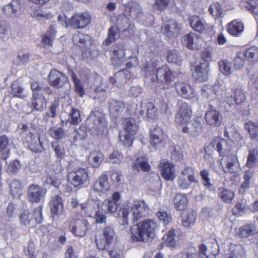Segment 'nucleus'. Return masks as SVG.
Masks as SVG:
<instances>
[{"instance_id": "obj_62", "label": "nucleus", "mask_w": 258, "mask_h": 258, "mask_svg": "<svg viewBox=\"0 0 258 258\" xmlns=\"http://www.w3.org/2000/svg\"><path fill=\"white\" fill-rule=\"evenodd\" d=\"M255 231V227L252 225H245L240 228L239 230V235L242 237H248Z\"/></svg>"}, {"instance_id": "obj_54", "label": "nucleus", "mask_w": 258, "mask_h": 258, "mask_svg": "<svg viewBox=\"0 0 258 258\" xmlns=\"http://www.w3.org/2000/svg\"><path fill=\"white\" fill-rule=\"evenodd\" d=\"M257 156L258 150L257 149L254 148L249 150L246 165L249 168H253L257 162Z\"/></svg>"}, {"instance_id": "obj_15", "label": "nucleus", "mask_w": 258, "mask_h": 258, "mask_svg": "<svg viewBox=\"0 0 258 258\" xmlns=\"http://www.w3.org/2000/svg\"><path fill=\"white\" fill-rule=\"evenodd\" d=\"M193 77L197 82L202 83L208 81L210 73L209 63H201L194 68Z\"/></svg>"}, {"instance_id": "obj_6", "label": "nucleus", "mask_w": 258, "mask_h": 258, "mask_svg": "<svg viewBox=\"0 0 258 258\" xmlns=\"http://www.w3.org/2000/svg\"><path fill=\"white\" fill-rule=\"evenodd\" d=\"M110 188L107 175L102 174L91 186L90 198L92 200H98V197H106L109 194Z\"/></svg>"}, {"instance_id": "obj_3", "label": "nucleus", "mask_w": 258, "mask_h": 258, "mask_svg": "<svg viewBox=\"0 0 258 258\" xmlns=\"http://www.w3.org/2000/svg\"><path fill=\"white\" fill-rule=\"evenodd\" d=\"M18 130L24 146L33 152H41L44 150L39 137L34 129L26 124H20Z\"/></svg>"}, {"instance_id": "obj_47", "label": "nucleus", "mask_w": 258, "mask_h": 258, "mask_svg": "<svg viewBox=\"0 0 258 258\" xmlns=\"http://www.w3.org/2000/svg\"><path fill=\"white\" fill-rule=\"evenodd\" d=\"M244 128L252 139L258 140V126L254 122L248 121L244 125Z\"/></svg>"}, {"instance_id": "obj_58", "label": "nucleus", "mask_w": 258, "mask_h": 258, "mask_svg": "<svg viewBox=\"0 0 258 258\" xmlns=\"http://www.w3.org/2000/svg\"><path fill=\"white\" fill-rule=\"evenodd\" d=\"M81 121V118L79 110L75 108H72L68 121L72 124H77L79 123Z\"/></svg>"}, {"instance_id": "obj_61", "label": "nucleus", "mask_w": 258, "mask_h": 258, "mask_svg": "<svg viewBox=\"0 0 258 258\" xmlns=\"http://www.w3.org/2000/svg\"><path fill=\"white\" fill-rule=\"evenodd\" d=\"M223 87L222 86H219V83H216L212 88L208 89L207 91L203 89L202 90V94L203 96L209 98V93L210 92H214L216 96H218L220 94V92L223 90Z\"/></svg>"}, {"instance_id": "obj_63", "label": "nucleus", "mask_w": 258, "mask_h": 258, "mask_svg": "<svg viewBox=\"0 0 258 258\" xmlns=\"http://www.w3.org/2000/svg\"><path fill=\"white\" fill-rule=\"evenodd\" d=\"M9 26L5 21L0 20V36L2 40L4 41L9 38Z\"/></svg>"}, {"instance_id": "obj_13", "label": "nucleus", "mask_w": 258, "mask_h": 258, "mask_svg": "<svg viewBox=\"0 0 258 258\" xmlns=\"http://www.w3.org/2000/svg\"><path fill=\"white\" fill-rule=\"evenodd\" d=\"M191 107L185 102H181L178 107V112L175 116V121L177 124H186L191 116Z\"/></svg>"}, {"instance_id": "obj_42", "label": "nucleus", "mask_w": 258, "mask_h": 258, "mask_svg": "<svg viewBox=\"0 0 258 258\" xmlns=\"http://www.w3.org/2000/svg\"><path fill=\"white\" fill-rule=\"evenodd\" d=\"M56 30L53 26H50L46 33L44 35L42 39L43 44L45 46H51L53 44V41L55 38Z\"/></svg>"}, {"instance_id": "obj_11", "label": "nucleus", "mask_w": 258, "mask_h": 258, "mask_svg": "<svg viewBox=\"0 0 258 258\" xmlns=\"http://www.w3.org/2000/svg\"><path fill=\"white\" fill-rule=\"evenodd\" d=\"M69 179L75 187H81L89 180L88 170L84 168H79L69 174Z\"/></svg>"}, {"instance_id": "obj_31", "label": "nucleus", "mask_w": 258, "mask_h": 258, "mask_svg": "<svg viewBox=\"0 0 258 258\" xmlns=\"http://www.w3.org/2000/svg\"><path fill=\"white\" fill-rule=\"evenodd\" d=\"M254 171L253 170L249 169L246 170L243 176V181L241 185L239 192L243 194L250 187L251 181L254 176Z\"/></svg>"}, {"instance_id": "obj_18", "label": "nucleus", "mask_w": 258, "mask_h": 258, "mask_svg": "<svg viewBox=\"0 0 258 258\" xmlns=\"http://www.w3.org/2000/svg\"><path fill=\"white\" fill-rule=\"evenodd\" d=\"M231 141H226L219 138L214 139L211 144L213 148L220 153L221 156H226L229 153H231L232 151L235 150L232 148Z\"/></svg>"}, {"instance_id": "obj_56", "label": "nucleus", "mask_w": 258, "mask_h": 258, "mask_svg": "<svg viewBox=\"0 0 258 258\" xmlns=\"http://www.w3.org/2000/svg\"><path fill=\"white\" fill-rule=\"evenodd\" d=\"M219 191V197L226 203L231 202L234 197V192L229 189L220 188Z\"/></svg>"}, {"instance_id": "obj_12", "label": "nucleus", "mask_w": 258, "mask_h": 258, "mask_svg": "<svg viewBox=\"0 0 258 258\" xmlns=\"http://www.w3.org/2000/svg\"><path fill=\"white\" fill-rule=\"evenodd\" d=\"M135 113L139 115V117H142L145 119H153L157 115L154 105L151 102L142 103L139 107H137Z\"/></svg>"}, {"instance_id": "obj_5", "label": "nucleus", "mask_w": 258, "mask_h": 258, "mask_svg": "<svg viewBox=\"0 0 258 258\" xmlns=\"http://www.w3.org/2000/svg\"><path fill=\"white\" fill-rule=\"evenodd\" d=\"M219 250L216 242L209 243L208 245L201 244L199 247V254L189 252H181L177 254L175 258H215Z\"/></svg>"}, {"instance_id": "obj_29", "label": "nucleus", "mask_w": 258, "mask_h": 258, "mask_svg": "<svg viewBox=\"0 0 258 258\" xmlns=\"http://www.w3.org/2000/svg\"><path fill=\"white\" fill-rule=\"evenodd\" d=\"M20 8V4L18 0H13L11 3L3 7V11L7 16L15 18L18 15Z\"/></svg>"}, {"instance_id": "obj_38", "label": "nucleus", "mask_w": 258, "mask_h": 258, "mask_svg": "<svg viewBox=\"0 0 258 258\" xmlns=\"http://www.w3.org/2000/svg\"><path fill=\"white\" fill-rule=\"evenodd\" d=\"M243 23L234 20L228 24L227 30L231 35L237 36L241 34L243 31Z\"/></svg>"}, {"instance_id": "obj_20", "label": "nucleus", "mask_w": 258, "mask_h": 258, "mask_svg": "<svg viewBox=\"0 0 258 258\" xmlns=\"http://www.w3.org/2000/svg\"><path fill=\"white\" fill-rule=\"evenodd\" d=\"M89 223L85 219H78L72 221L70 225L71 232L76 236L83 237L88 230Z\"/></svg>"}, {"instance_id": "obj_51", "label": "nucleus", "mask_w": 258, "mask_h": 258, "mask_svg": "<svg viewBox=\"0 0 258 258\" xmlns=\"http://www.w3.org/2000/svg\"><path fill=\"white\" fill-rule=\"evenodd\" d=\"M176 236L174 229H170L167 233V235L164 236L163 237L165 244L167 246L169 247H174L175 245L176 241Z\"/></svg>"}, {"instance_id": "obj_10", "label": "nucleus", "mask_w": 258, "mask_h": 258, "mask_svg": "<svg viewBox=\"0 0 258 258\" xmlns=\"http://www.w3.org/2000/svg\"><path fill=\"white\" fill-rule=\"evenodd\" d=\"M196 182L193 169L191 167H187L179 176L177 185L179 188L185 189L188 188L192 183Z\"/></svg>"}, {"instance_id": "obj_46", "label": "nucleus", "mask_w": 258, "mask_h": 258, "mask_svg": "<svg viewBox=\"0 0 258 258\" xmlns=\"http://www.w3.org/2000/svg\"><path fill=\"white\" fill-rule=\"evenodd\" d=\"M175 208L178 211L184 210L187 204L186 197L181 194H177L174 198Z\"/></svg>"}, {"instance_id": "obj_14", "label": "nucleus", "mask_w": 258, "mask_h": 258, "mask_svg": "<svg viewBox=\"0 0 258 258\" xmlns=\"http://www.w3.org/2000/svg\"><path fill=\"white\" fill-rule=\"evenodd\" d=\"M237 152L238 149H236L225 156L226 163L224 169L225 172L235 173L240 170V164L237 157Z\"/></svg>"}, {"instance_id": "obj_33", "label": "nucleus", "mask_w": 258, "mask_h": 258, "mask_svg": "<svg viewBox=\"0 0 258 258\" xmlns=\"http://www.w3.org/2000/svg\"><path fill=\"white\" fill-rule=\"evenodd\" d=\"M134 170L148 172L150 170L151 166L148 163V159L145 157H139L133 164Z\"/></svg>"}, {"instance_id": "obj_9", "label": "nucleus", "mask_w": 258, "mask_h": 258, "mask_svg": "<svg viewBox=\"0 0 258 258\" xmlns=\"http://www.w3.org/2000/svg\"><path fill=\"white\" fill-rule=\"evenodd\" d=\"M174 75L168 68L163 66L158 68L156 74L149 78V81H151L154 86L157 85L158 83H169L173 81Z\"/></svg>"}, {"instance_id": "obj_24", "label": "nucleus", "mask_w": 258, "mask_h": 258, "mask_svg": "<svg viewBox=\"0 0 258 258\" xmlns=\"http://www.w3.org/2000/svg\"><path fill=\"white\" fill-rule=\"evenodd\" d=\"M163 136L161 130L160 128L151 129L150 144L151 146V151H155L161 147L163 145Z\"/></svg>"}, {"instance_id": "obj_2", "label": "nucleus", "mask_w": 258, "mask_h": 258, "mask_svg": "<svg viewBox=\"0 0 258 258\" xmlns=\"http://www.w3.org/2000/svg\"><path fill=\"white\" fill-rule=\"evenodd\" d=\"M156 227V224L154 221H144L131 228V237L134 241L147 242L153 238Z\"/></svg>"}, {"instance_id": "obj_52", "label": "nucleus", "mask_w": 258, "mask_h": 258, "mask_svg": "<svg viewBox=\"0 0 258 258\" xmlns=\"http://www.w3.org/2000/svg\"><path fill=\"white\" fill-rule=\"evenodd\" d=\"M209 10L215 19L221 18L224 16L223 10L218 3L211 5Z\"/></svg>"}, {"instance_id": "obj_32", "label": "nucleus", "mask_w": 258, "mask_h": 258, "mask_svg": "<svg viewBox=\"0 0 258 258\" xmlns=\"http://www.w3.org/2000/svg\"><path fill=\"white\" fill-rule=\"evenodd\" d=\"M50 207L53 215H58L61 213L63 206L61 197L58 195L52 197L50 202Z\"/></svg>"}, {"instance_id": "obj_25", "label": "nucleus", "mask_w": 258, "mask_h": 258, "mask_svg": "<svg viewBox=\"0 0 258 258\" xmlns=\"http://www.w3.org/2000/svg\"><path fill=\"white\" fill-rule=\"evenodd\" d=\"M98 200H94L91 199L90 197L87 202L81 204V208L82 212L84 214L89 217H93L94 215L95 214L96 208L97 207L99 209V203L97 202Z\"/></svg>"}, {"instance_id": "obj_8", "label": "nucleus", "mask_w": 258, "mask_h": 258, "mask_svg": "<svg viewBox=\"0 0 258 258\" xmlns=\"http://www.w3.org/2000/svg\"><path fill=\"white\" fill-rule=\"evenodd\" d=\"M149 207L148 205L143 200H136L134 201L132 206L130 220L132 223L137 221L143 217L146 216L148 213Z\"/></svg>"}, {"instance_id": "obj_35", "label": "nucleus", "mask_w": 258, "mask_h": 258, "mask_svg": "<svg viewBox=\"0 0 258 258\" xmlns=\"http://www.w3.org/2000/svg\"><path fill=\"white\" fill-rule=\"evenodd\" d=\"M124 108V105L122 101L111 100L109 103V110L113 117H116L121 113Z\"/></svg>"}, {"instance_id": "obj_4", "label": "nucleus", "mask_w": 258, "mask_h": 258, "mask_svg": "<svg viewBox=\"0 0 258 258\" xmlns=\"http://www.w3.org/2000/svg\"><path fill=\"white\" fill-rule=\"evenodd\" d=\"M86 124L94 135H102L107 132V121L104 114L98 110L94 109L91 112Z\"/></svg>"}, {"instance_id": "obj_59", "label": "nucleus", "mask_w": 258, "mask_h": 258, "mask_svg": "<svg viewBox=\"0 0 258 258\" xmlns=\"http://www.w3.org/2000/svg\"><path fill=\"white\" fill-rule=\"evenodd\" d=\"M51 147L57 158H62L64 157L65 154L64 148L58 141H54L52 142Z\"/></svg>"}, {"instance_id": "obj_30", "label": "nucleus", "mask_w": 258, "mask_h": 258, "mask_svg": "<svg viewBox=\"0 0 258 258\" xmlns=\"http://www.w3.org/2000/svg\"><path fill=\"white\" fill-rule=\"evenodd\" d=\"M114 77L116 86H121L130 80L131 75L128 70L124 69L116 73Z\"/></svg>"}, {"instance_id": "obj_17", "label": "nucleus", "mask_w": 258, "mask_h": 258, "mask_svg": "<svg viewBox=\"0 0 258 258\" xmlns=\"http://www.w3.org/2000/svg\"><path fill=\"white\" fill-rule=\"evenodd\" d=\"M27 197L30 202L38 203L45 196L46 190L39 185L32 184L27 188Z\"/></svg>"}, {"instance_id": "obj_28", "label": "nucleus", "mask_w": 258, "mask_h": 258, "mask_svg": "<svg viewBox=\"0 0 258 258\" xmlns=\"http://www.w3.org/2000/svg\"><path fill=\"white\" fill-rule=\"evenodd\" d=\"M188 22L194 30L200 33L204 32L208 28V25L205 22L196 15L190 16Z\"/></svg>"}, {"instance_id": "obj_16", "label": "nucleus", "mask_w": 258, "mask_h": 258, "mask_svg": "<svg viewBox=\"0 0 258 258\" xmlns=\"http://www.w3.org/2000/svg\"><path fill=\"white\" fill-rule=\"evenodd\" d=\"M49 84L55 88L63 87L68 82V77L56 70H51L48 76Z\"/></svg>"}, {"instance_id": "obj_7", "label": "nucleus", "mask_w": 258, "mask_h": 258, "mask_svg": "<svg viewBox=\"0 0 258 258\" xmlns=\"http://www.w3.org/2000/svg\"><path fill=\"white\" fill-rule=\"evenodd\" d=\"M115 236V232L112 227L106 226L102 230V233L96 237L95 241L97 247L103 250L108 248L112 243Z\"/></svg>"}, {"instance_id": "obj_45", "label": "nucleus", "mask_w": 258, "mask_h": 258, "mask_svg": "<svg viewBox=\"0 0 258 258\" xmlns=\"http://www.w3.org/2000/svg\"><path fill=\"white\" fill-rule=\"evenodd\" d=\"M243 53L247 61L251 62L258 61V47H250L246 49Z\"/></svg>"}, {"instance_id": "obj_19", "label": "nucleus", "mask_w": 258, "mask_h": 258, "mask_svg": "<svg viewBox=\"0 0 258 258\" xmlns=\"http://www.w3.org/2000/svg\"><path fill=\"white\" fill-rule=\"evenodd\" d=\"M91 18L87 13L77 14L70 20V25L75 29L84 28L90 24Z\"/></svg>"}, {"instance_id": "obj_55", "label": "nucleus", "mask_w": 258, "mask_h": 258, "mask_svg": "<svg viewBox=\"0 0 258 258\" xmlns=\"http://www.w3.org/2000/svg\"><path fill=\"white\" fill-rule=\"evenodd\" d=\"M31 16L38 20L49 19L52 17L51 13L49 11L41 9L35 10L31 14Z\"/></svg>"}, {"instance_id": "obj_39", "label": "nucleus", "mask_w": 258, "mask_h": 258, "mask_svg": "<svg viewBox=\"0 0 258 258\" xmlns=\"http://www.w3.org/2000/svg\"><path fill=\"white\" fill-rule=\"evenodd\" d=\"M20 223L24 226L33 227L36 225L32 214L28 210L24 211L20 216Z\"/></svg>"}, {"instance_id": "obj_48", "label": "nucleus", "mask_w": 258, "mask_h": 258, "mask_svg": "<svg viewBox=\"0 0 258 258\" xmlns=\"http://www.w3.org/2000/svg\"><path fill=\"white\" fill-rule=\"evenodd\" d=\"M120 30L116 27H111L108 31L107 37L104 41L105 45H109L120 36Z\"/></svg>"}, {"instance_id": "obj_26", "label": "nucleus", "mask_w": 258, "mask_h": 258, "mask_svg": "<svg viewBox=\"0 0 258 258\" xmlns=\"http://www.w3.org/2000/svg\"><path fill=\"white\" fill-rule=\"evenodd\" d=\"M179 28L177 23L169 20L165 22L161 28L162 33L168 37H172L177 35Z\"/></svg>"}, {"instance_id": "obj_50", "label": "nucleus", "mask_w": 258, "mask_h": 258, "mask_svg": "<svg viewBox=\"0 0 258 258\" xmlns=\"http://www.w3.org/2000/svg\"><path fill=\"white\" fill-rule=\"evenodd\" d=\"M124 123V130L127 133L132 136L137 134L138 127L134 119L130 118H126Z\"/></svg>"}, {"instance_id": "obj_37", "label": "nucleus", "mask_w": 258, "mask_h": 258, "mask_svg": "<svg viewBox=\"0 0 258 258\" xmlns=\"http://www.w3.org/2000/svg\"><path fill=\"white\" fill-rule=\"evenodd\" d=\"M104 159L103 154L99 151H93L88 156V161L94 167H98Z\"/></svg>"}, {"instance_id": "obj_57", "label": "nucleus", "mask_w": 258, "mask_h": 258, "mask_svg": "<svg viewBox=\"0 0 258 258\" xmlns=\"http://www.w3.org/2000/svg\"><path fill=\"white\" fill-rule=\"evenodd\" d=\"M10 191L12 195L15 197L20 195L22 189V186L21 183L16 180L13 179L9 184Z\"/></svg>"}, {"instance_id": "obj_43", "label": "nucleus", "mask_w": 258, "mask_h": 258, "mask_svg": "<svg viewBox=\"0 0 258 258\" xmlns=\"http://www.w3.org/2000/svg\"><path fill=\"white\" fill-rule=\"evenodd\" d=\"M11 94L14 97L20 98H24L26 96V93L18 81L13 82L11 85Z\"/></svg>"}, {"instance_id": "obj_40", "label": "nucleus", "mask_w": 258, "mask_h": 258, "mask_svg": "<svg viewBox=\"0 0 258 258\" xmlns=\"http://www.w3.org/2000/svg\"><path fill=\"white\" fill-rule=\"evenodd\" d=\"M48 133L51 137L57 141L60 140H63L68 137L67 132L58 126H53L49 128Z\"/></svg>"}, {"instance_id": "obj_22", "label": "nucleus", "mask_w": 258, "mask_h": 258, "mask_svg": "<svg viewBox=\"0 0 258 258\" xmlns=\"http://www.w3.org/2000/svg\"><path fill=\"white\" fill-rule=\"evenodd\" d=\"M174 87L177 93L183 98L188 99L195 96L193 89L185 82L177 81L174 83Z\"/></svg>"}, {"instance_id": "obj_1", "label": "nucleus", "mask_w": 258, "mask_h": 258, "mask_svg": "<svg viewBox=\"0 0 258 258\" xmlns=\"http://www.w3.org/2000/svg\"><path fill=\"white\" fill-rule=\"evenodd\" d=\"M121 195L116 191L110 198L105 200L101 205V209L105 214H111L115 218H122L123 225L128 224L130 208L128 206L120 205Z\"/></svg>"}, {"instance_id": "obj_23", "label": "nucleus", "mask_w": 258, "mask_h": 258, "mask_svg": "<svg viewBox=\"0 0 258 258\" xmlns=\"http://www.w3.org/2000/svg\"><path fill=\"white\" fill-rule=\"evenodd\" d=\"M160 168L162 177L166 180H173L175 177L174 165L168 161L163 159L160 162Z\"/></svg>"}, {"instance_id": "obj_21", "label": "nucleus", "mask_w": 258, "mask_h": 258, "mask_svg": "<svg viewBox=\"0 0 258 258\" xmlns=\"http://www.w3.org/2000/svg\"><path fill=\"white\" fill-rule=\"evenodd\" d=\"M202 42L201 37L194 33L185 35L183 38L185 46L192 50L200 49L202 47Z\"/></svg>"}, {"instance_id": "obj_64", "label": "nucleus", "mask_w": 258, "mask_h": 258, "mask_svg": "<svg viewBox=\"0 0 258 258\" xmlns=\"http://www.w3.org/2000/svg\"><path fill=\"white\" fill-rule=\"evenodd\" d=\"M249 5L250 6V11L254 15L255 18L257 21V30L256 38H258V0H250Z\"/></svg>"}, {"instance_id": "obj_41", "label": "nucleus", "mask_w": 258, "mask_h": 258, "mask_svg": "<svg viewBox=\"0 0 258 258\" xmlns=\"http://www.w3.org/2000/svg\"><path fill=\"white\" fill-rule=\"evenodd\" d=\"M10 143L7 136H2L0 137V154L2 158L6 160L10 153Z\"/></svg>"}, {"instance_id": "obj_27", "label": "nucleus", "mask_w": 258, "mask_h": 258, "mask_svg": "<svg viewBox=\"0 0 258 258\" xmlns=\"http://www.w3.org/2000/svg\"><path fill=\"white\" fill-rule=\"evenodd\" d=\"M207 123L212 126H220L222 121V116L218 111L211 109L208 111L205 115Z\"/></svg>"}, {"instance_id": "obj_44", "label": "nucleus", "mask_w": 258, "mask_h": 258, "mask_svg": "<svg viewBox=\"0 0 258 258\" xmlns=\"http://www.w3.org/2000/svg\"><path fill=\"white\" fill-rule=\"evenodd\" d=\"M181 218L182 226L189 227L194 224L196 216L194 212H184L181 216Z\"/></svg>"}, {"instance_id": "obj_34", "label": "nucleus", "mask_w": 258, "mask_h": 258, "mask_svg": "<svg viewBox=\"0 0 258 258\" xmlns=\"http://www.w3.org/2000/svg\"><path fill=\"white\" fill-rule=\"evenodd\" d=\"M32 106L35 110L42 111L46 107V101L43 94L33 95L32 98Z\"/></svg>"}, {"instance_id": "obj_60", "label": "nucleus", "mask_w": 258, "mask_h": 258, "mask_svg": "<svg viewBox=\"0 0 258 258\" xmlns=\"http://www.w3.org/2000/svg\"><path fill=\"white\" fill-rule=\"evenodd\" d=\"M189 125L191 127L189 134L193 137L198 136L202 131V123L199 121L194 120Z\"/></svg>"}, {"instance_id": "obj_53", "label": "nucleus", "mask_w": 258, "mask_h": 258, "mask_svg": "<svg viewBox=\"0 0 258 258\" xmlns=\"http://www.w3.org/2000/svg\"><path fill=\"white\" fill-rule=\"evenodd\" d=\"M219 66L220 72L225 75H229L233 72L231 63L227 60H220L219 62Z\"/></svg>"}, {"instance_id": "obj_36", "label": "nucleus", "mask_w": 258, "mask_h": 258, "mask_svg": "<svg viewBox=\"0 0 258 258\" xmlns=\"http://www.w3.org/2000/svg\"><path fill=\"white\" fill-rule=\"evenodd\" d=\"M73 41L80 47H87L91 44L90 36L81 33L75 34L74 36Z\"/></svg>"}, {"instance_id": "obj_49", "label": "nucleus", "mask_w": 258, "mask_h": 258, "mask_svg": "<svg viewBox=\"0 0 258 258\" xmlns=\"http://www.w3.org/2000/svg\"><path fill=\"white\" fill-rule=\"evenodd\" d=\"M117 28L120 31H124L128 29L130 26L128 18L124 15H119L116 19Z\"/></svg>"}]
</instances>
